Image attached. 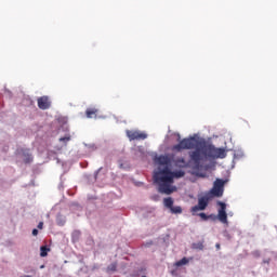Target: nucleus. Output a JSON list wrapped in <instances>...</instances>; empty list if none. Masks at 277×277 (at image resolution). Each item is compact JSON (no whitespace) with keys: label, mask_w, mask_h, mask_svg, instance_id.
Segmentation results:
<instances>
[{"label":"nucleus","mask_w":277,"mask_h":277,"mask_svg":"<svg viewBox=\"0 0 277 277\" xmlns=\"http://www.w3.org/2000/svg\"><path fill=\"white\" fill-rule=\"evenodd\" d=\"M43 226H44V223H43V222H40V223L38 224V228H39L40 230H42Z\"/></svg>","instance_id":"20"},{"label":"nucleus","mask_w":277,"mask_h":277,"mask_svg":"<svg viewBox=\"0 0 277 277\" xmlns=\"http://www.w3.org/2000/svg\"><path fill=\"white\" fill-rule=\"evenodd\" d=\"M189 157L195 168L200 170L202 168V161H207V159H224L226 157V150L214 147L213 145H202L190 151Z\"/></svg>","instance_id":"2"},{"label":"nucleus","mask_w":277,"mask_h":277,"mask_svg":"<svg viewBox=\"0 0 277 277\" xmlns=\"http://www.w3.org/2000/svg\"><path fill=\"white\" fill-rule=\"evenodd\" d=\"M195 250H205V245L202 242L193 243Z\"/></svg>","instance_id":"15"},{"label":"nucleus","mask_w":277,"mask_h":277,"mask_svg":"<svg viewBox=\"0 0 277 277\" xmlns=\"http://www.w3.org/2000/svg\"><path fill=\"white\" fill-rule=\"evenodd\" d=\"M198 148V140L196 137L183 138L179 144L172 147V150L181 153V150H192Z\"/></svg>","instance_id":"3"},{"label":"nucleus","mask_w":277,"mask_h":277,"mask_svg":"<svg viewBox=\"0 0 277 277\" xmlns=\"http://www.w3.org/2000/svg\"><path fill=\"white\" fill-rule=\"evenodd\" d=\"M216 250H220V243L215 245Z\"/></svg>","instance_id":"22"},{"label":"nucleus","mask_w":277,"mask_h":277,"mask_svg":"<svg viewBox=\"0 0 277 277\" xmlns=\"http://www.w3.org/2000/svg\"><path fill=\"white\" fill-rule=\"evenodd\" d=\"M40 250H41L40 256H47L49 254L50 249L43 246L40 248Z\"/></svg>","instance_id":"16"},{"label":"nucleus","mask_w":277,"mask_h":277,"mask_svg":"<svg viewBox=\"0 0 277 277\" xmlns=\"http://www.w3.org/2000/svg\"><path fill=\"white\" fill-rule=\"evenodd\" d=\"M142 277H146V276L143 275Z\"/></svg>","instance_id":"24"},{"label":"nucleus","mask_w":277,"mask_h":277,"mask_svg":"<svg viewBox=\"0 0 277 277\" xmlns=\"http://www.w3.org/2000/svg\"><path fill=\"white\" fill-rule=\"evenodd\" d=\"M118 265H116V263H113L110 265H108L107 267V272H116Z\"/></svg>","instance_id":"17"},{"label":"nucleus","mask_w":277,"mask_h":277,"mask_svg":"<svg viewBox=\"0 0 277 277\" xmlns=\"http://www.w3.org/2000/svg\"><path fill=\"white\" fill-rule=\"evenodd\" d=\"M209 207V197H201L198 199V205L192 208V213L195 215L198 211H205Z\"/></svg>","instance_id":"6"},{"label":"nucleus","mask_w":277,"mask_h":277,"mask_svg":"<svg viewBox=\"0 0 277 277\" xmlns=\"http://www.w3.org/2000/svg\"><path fill=\"white\" fill-rule=\"evenodd\" d=\"M156 162L159 166H168V163H170V158H168V156H159L156 158Z\"/></svg>","instance_id":"9"},{"label":"nucleus","mask_w":277,"mask_h":277,"mask_svg":"<svg viewBox=\"0 0 277 277\" xmlns=\"http://www.w3.org/2000/svg\"><path fill=\"white\" fill-rule=\"evenodd\" d=\"M217 206L220 207L217 212V220L222 222V224H228V214L226 213V203L219 201Z\"/></svg>","instance_id":"7"},{"label":"nucleus","mask_w":277,"mask_h":277,"mask_svg":"<svg viewBox=\"0 0 277 277\" xmlns=\"http://www.w3.org/2000/svg\"><path fill=\"white\" fill-rule=\"evenodd\" d=\"M163 205L164 207H167V209H171L172 207H174V199H172V197L164 198Z\"/></svg>","instance_id":"12"},{"label":"nucleus","mask_w":277,"mask_h":277,"mask_svg":"<svg viewBox=\"0 0 277 277\" xmlns=\"http://www.w3.org/2000/svg\"><path fill=\"white\" fill-rule=\"evenodd\" d=\"M39 109L45 110L51 108V100L49 96L43 95L37 100Z\"/></svg>","instance_id":"8"},{"label":"nucleus","mask_w":277,"mask_h":277,"mask_svg":"<svg viewBox=\"0 0 277 277\" xmlns=\"http://www.w3.org/2000/svg\"><path fill=\"white\" fill-rule=\"evenodd\" d=\"M29 161H31V158H28V159L26 160V163H29Z\"/></svg>","instance_id":"23"},{"label":"nucleus","mask_w":277,"mask_h":277,"mask_svg":"<svg viewBox=\"0 0 277 277\" xmlns=\"http://www.w3.org/2000/svg\"><path fill=\"white\" fill-rule=\"evenodd\" d=\"M60 142H64L65 144H67V142H70V135L61 137V138H60Z\"/></svg>","instance_id":"19"},{"label":"nucleus","mask_w":277,"mask_h":277,"mask_svg":"<svg viewBox=\"0 0 277 277\" xmlns=\"http://www.w3.org/2000/svg\"><path fill=\"white\" fill-rule=\"evenodd\" d=\"M32 235H34V237H36L38 235V229L37 228L32 229Z\"/></svg>","instance_id":"21"},{"label":"nucleus","mask_w":277,"mask_h":277,"mask_svg":"<svg viewBox=\"0 0 277 277\" xmlns=\"http://www.w3.org/2000/svg\"><path fill=\"white\" fill-rule=\"evenodd\" d=\"M199 217H201V220H203L205 222H207V220H209V215H207L205 212H201L198 214Z\"/></svg>","instance_id":"18"},{"label":"nucleus","mask_w":277,"mask_h":277,"mask_svg":"<svg viewBox=\"0 0 277 277\" xmlns=\"http://www.w3.org/2000/svg\"><path fill=\"white\" fill-rule=\"evenodd\" d=\"M226 182L224 180L216 179L214 182L213 188L211 189L212 196H215L216 198H222L224 196V184Z\"/></svg>","instance_id":"5"},{"label":"nucleus","mask_w":277,"mask_h":277,"mask_svg":"<svg viewBox=\"0 0 277 277\" xmlns=\"http://www.w3.org/2000/svg\"><path fill=\"white\" fill-rule=\"evenodd\" d=\"M97 114H98V109H96V108H88L85 110L87 118H96Z\"/></svg>","instance_id":"10"},{"label":"nucleus","mask_w":277,"mask_h":277,"mask_svg":"<svg viewBox=\"0 0 277 277\" xmlns=\"http://www.w3.org/2000/svg\"><path fill=\"white\" fill-rule=\"evenodd\" d=\"M183 176H185V171H171L170 168L164 167L163 170L154 173V181L157 183L160 194L170 196L176 192V186H173L174 179H183Z\"/></svg>","instance_id":"1"},{"label":"nucleus","mask_w":277,"mask_h":277,"mask_svg":"<svg viewBox=\"0 0 277 277\" xmlns=\"http://www.w3.org/2000/svg\"><path fill=\"white\" fill-rule=\"evenodd\" d=\"M189 263V259L183 258L182 260L175 262L174 266L175 267H183V265H187Z\"/></svg>","instance_id":"13"},{"label":"nucleus","mask_w":277,"mask_h":277,"mask_svg":"<svg viewBox=\"0 0 277 277\" xmlns=\"http://www.w3.org/2000/svg\"><path fill=\"white\" fill-rule=\"evenodd\" d=\"M126 135L130 140V142H134L135 140L140 142L148 137V134H146V132H142L138 130H127Z\"/></svg>","instance_id":"4"},{"label":"nucleus","mask_w":277,"mask_h":277,"mask_svg":"<svg viewBox=\"0 0 277 277\" xmlns=\"http://www.w3.org/2000/svg\"><path fill=\"white\" fill-rule=\"evenodd\" d=\"M175 166L177 168H187V161H185V158H177L175 159Z\"/></svg>","instance_id":"11"},{"label":"nucleus","mask_w":277,"mask_h":277,"mask_svg":"<svg viewBox=\"0 0 277 277\" xmlns=\"http://www.w3.org/2000/svg\"><path fill=\"white\" fill-rule=\"evenodd\" d=\"M170 211H171V213H183V208H181V206H176V207H172L171 209H170Z\"/></svg>","instance_id":"14"}]
</instances>
